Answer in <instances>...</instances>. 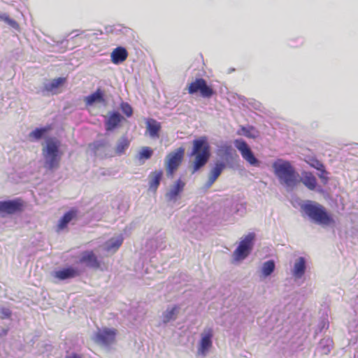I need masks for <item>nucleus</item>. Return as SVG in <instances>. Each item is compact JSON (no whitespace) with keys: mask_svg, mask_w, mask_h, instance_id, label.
I'll return each mask as SVG.
<instances>
[{"mask_svg":"<svg viewBox=\"0 0 358 358\" xmlns=\"http://www.w3.org/2000/svg\"><path fill=\"white\" fill-rule=\"evenodd\" d=\"M317 171H318L317 176L321 179L323 184H327L329 180V172L326 170L324 165L323 168L317 169Z\"/></svg>","mask_w":358,"mask_h":358,"instance_id":"37998d69","label":"nucleus"},{"mask_svg":"<svg viewBox=\"0 0 358 358\" xmlns=\"http://www.w3.org/2000/svg\"><path fill=\"white\" fill-rule=\"evenodd\" d=\"M220 158L224 160L223 162L226 164V167L234 168L238 159V155L236 151L232 149V150L226 152L225 155H222V157Z\"/></svg>","mask_w":358,"mask_h":358,"instance_id":"c756f323","label":"nucleus"},{"mask_svg":"<svg viewBox=\"0 0 358 358\" xmlns=\"http://www.w3.org/2000/svg\"><path fill=\"white\" fill-rule=\"evenodd\" d=\"M188 92L190 94L199 93L201 96L204 99H210L216 94V91L203 78H196L194 81L192 82L189 85Z\"/></svg>","mask_w":358,"mask_h":358,"instance_id":"423d86ee","label":"nucleus"},{"mask_svg":"<svg viewBox=\"0 0 358 358\" xmlns=\"http://www.w3.org/2000/svg\"><path fill=\"white\" fill-rule=\"evenodd\" d=\"M146 255L150 257V261L152 262V259L155 257L152 255L153 252L157 250H162L165 248L164 241L162 237H155L148 240L145 245Z\"/></svg>","mask_w":358,"mask_h":358,"instance_id":"4468645a","label":"nucleus"},{"mask_svg":"<svg viewBox=\"0 0 358 358\" xmlns=\"http://www.w3.org/2000/svg\"><path fill=\"white\" fill-rule=\"evenodd\" d=\"M77 216V210L75 209H71L64 214L60 218L58 223L59 229L62 230L65 229L69 223Z\"/></svg>","mask_w":358,"mask_h":358,"instance_id":"bb28decb","label":"nucleus"},{"mask_svg":"<svg viewBox=\"0 0 358 358\" xmlns=\"http://www.w3.org/2000/svg\"><path fill=\"white\" fill-rule=\"evenodd\" d=\"M300 182L310 190H315L317 182L316 178L310 171H303L302 173V177H299Z\"/></svg>","mask_w":358,"mask_h":358,"instance_id":"b1692460","label":"nucleus"},{"mask_svg":"<svg viewBox=\"0 0 358 358\" xmlns=\"http://www.w3.org/2000/svg\"><path fill=\"white\" fill-rule=\"evenodd\" d=\"M306 162L307 164L312 168L317 170L321 168H323L324 164L318 160L316 157H308Z\"/></svg>","mask_w":358,"mask_h":358,"instance_id":"ea45409f","label":"nucleus"},{"mask_svg":"<svg viewBox=\"0 0 358 358\" xmlns=\"http://www.w3.org/2000/svg\"><path fill=\"white\" fill-rule=\"evenodd\" d=\"M83 31H80L78 29H76V30H73L71 33H70L69 34V36L71 35V34H73L72 36H71V38H73L74 37L76 36H78V35L81 34Z\"/></svg>","mask_w":358,"mask_h":358,"instance_id":"3c124183","label":"nucleus"},{"mask_svg":"<svg viewBox=\"0 0 358 358\" xmlns=\"http://www.w3.org/2000/svg\"><path fill=\"white\" fill-rule=\"evenodd\" d=\"M185 149L179 148L167 156L166 168L169 176H172L181 164L184 157Z\"/></svg>","mask_w":358,"mask_h":358,"instance_id":"9b49d317","label":"nucleus"},{"mask_svg":"<svg viewBox=\"0 0 358 358\" xmlns=\"http://www.w3.org/2000/svg\"><path fill=\"white\" fill-rule=\"evenodd\" d=\"M130 145V141L127 136L121 137L117 143L115 148V153L118 156L125 154L126 150Z\"/></svg>","mask_w":358,"mask_h":358,"instance_id":"2f4dec72","label":"nucleus"},{"mask_svg":"<svg viewBox=\"0 0 358 358\" xmlns=\"http://www.w3.org/2000/svg\"><path fill=\"white\" fill-rule=\"evenodd\" d=\"M229 150H232V147L231 145L224 144L221 145L217 149V155L220 157H222V155H224L226 152Z\"/></svg>","mask_w":358,"mask_h":358,"instance_id":"a18cd8bd","label":"nucleus"},{"mask_svg":"<svg viewBox=\"0 0 358 358\" xmlns=\"http://www.w3.org/2000/svg\"><path fill=\"white\" fill-rule=\"evenodd\" d=\"M68 41H69V40L66 38H64V39H63V40H62V41H58V42H57V45H62L64 43H67V42H68Z\"/></svg>","mask_w":358,"mask_h":358,"instance_id":"864d4df0","label":"nucleus"},{"mask_svg":"<svg viewBox=\"0 0 358 358\" xmlns=\"http://www.w3.org/2000/svg\"><path fill=\"white\" fill-rule=\"evenodd\" d=\"M109 145V141L106 138H101L94 141L92 143L89 144V148L91 150L94 155L98 154L99 150Z\"/></svg>","mask_w":358,"mask_h":358,"instance_id":"f704fd0d","label":"nucleus"},{"mask_svg":"<svg viewBox=\"0 0 358 358\" xmlns=\"http://www.w3.org/2000/svg\"><path fill=\"white\" fill-rule=\"evenodd\" d=\"M124 117L117 110H113L109 113L107 120L104 122V127L106 131H113L120 127Z\"/></svg>","mask_w":358,"mask_h":358,"instance_id":"ddd939ff","label":"nucleus"},{"mask_svg":"<svg viewBox=\"0 0 358 358\" xmlns=\"http://www.w3.org/2000/svg\"><path fill=\"white\" fill-rule=\"evenodd\" d=\"M7 333H8V330L7 329H3L1 335L5 336V335L7 334Z\"/></svg>","mask_w":358,"mask_h":358,"instance_id":"6e6d98bb","label":"nucleus"},{"mask_svg":"<svg viewBox=\"0 0 358 358\" xmlns=\"http://www.w3.org/2000/svg\"><path fill=\"white\" fill-rule=\"evenodd\" d=\"M329 328V321L327 315H322L315 329V334L321 333L324 329Z\"/></svg>","mask_w":358,"mask_h":358,"instance_id":"4c0bfd02","label":"nucleus"},{"mask_svg":"<svg viewBox=\"0 0 358 358\" xmlns=\"http://www.w3.org/2000/svg\"><path fill=\"white\" fill-rule=\"evenodd\" d=\"M238 134L243 135L247 138L255 139L259 136V131L253 126L245 127L242 126Z\"/></svg>","mask_w":358,"mask_h":358,"instance_id":"72a5a7b5","label":"nucleus"},{"mask_svg":"<svg viewBox=\"0 0 358 358\" xmlns=\"http://www.w3.org/2000/svg\"><path fill=\"white\" fill-rule=\"evenodd\" d=\"M52 129L51 124H47L43 127H36L32 131H31L29 134V138L31 141L38 142L42 139H45L48 138L47 136L48 133Z\"/></svg>","mask_w":358,"mask_h":358,"instance_id":"a211bd4d","label":"nucleus"},{"mask_svg":"<svg viewBox=\"0 0 358 358\" xmlns=\"http://www.w3.org/2000/svg\"><path fill=\"white\" fill-rule=\"evenodd\" d=\"M237 201V195H233L222 200L219 212V219L223 221L227 220L235 214V206Z\"/></svg>","mask_w":358,"mask_h":358,"instance_id":"9d476101","label":"nucleus"},{"mask_svg":"<svg viewBox=\"0 0 358 358\" xmlns=\"http://www.w3.org/2000/svg\"><path fill=\"white\" fill-rule=\"evenodd\" d=\"M334 347V341L329 336L323 338L318 343L315 352L320 354L327 355L330 353Z\"/></svg>","mask_w":358,"mask_h":358,"instance_id":"412c9836","label":"nucleus"},{"mask_svg":"<svg viewBox=\"0 0 358 358\" xmlns=\"http://www.w3.org/2000/svg\"><path fill=\"white\" fill-rule=\"evenodd\" d=\"M307 260L304 257H299L294 262L292 275L295 279H301L305 274Z\"/></svg>","mask_w":358,"mask_h":358,"instance_id":"aec40b11","label":"nucleus"},{"mask_svg":"<svg viewBox=\"0 0 358 358\" xmlns=\"http://www.w3.org/2000/svg\"><path fill=\"white\" fill-rule=\"evenodd\" d=\"M153 155V150L150 147H144L139 152L138 158L139 159H149Z\"/></svg>","mask_w":358,"mask_h":358,"instance_id":"58836bf2","label":"nucleus"},{"mask_svg":"<svg viewBox=\"0 0 358 358\" xmlns=\"http://www.w3.org/2000/svg\"><path fill=\"white\" fill-rule=\"evenodd\" d=\"M128 51L123 46H117L110 53V60L116 65L123 63L128 57Z\"/></svg>","mask_w":358,"mask_h":358,"instance_id":"6ab92c4d","label":"nucleus"},{"mask_svg":"<svg viewBox=\"0 0 358 358\" xmlns=\"http://www.w3.org/2000/svg\"><path fill=\"white\" fill-rule=\"evenodd\" d=\"M301 215L315 224L322 227L334 226L336 221L333 215L322 204L306 200L300 205Z\"/></svg>","mask_w":358,"mask_h":358,"instance_id":"f257e3e1","label":"nucleus"},{"mask_svg":"<svg viewBox=\"0 0 358 358\" xmlns=\"http://www.w3.org/2000/svg\"><path fill=\"white\" fill-rule=\"evenodd\" d=\"M180 308L179 305H174L171 308L168 307L166 310L162 313V323L166 324L171 321L175 320L177 317V315L179 312Z\"/></svg>","mask_w":358,"mask_h":358,"instance_id":"393cba45","label":"nucleus"},{"mask_svg":"<svg viewBox=\"0 0 358 358\" xmlns=\"http://www.w3.org/2000/svg\"><path fill=\"white\" fill-rule=\"evenodd\" d=\"M61 141L55 137H48L42 149L43 167L49 171H55L59 167L63 152L60 149Z\"/></svg>","mask_w":358,"mask_h":358,"instance_id":"7ed1b4c3","label":"nucleus"},{"mask_svg":"<svg viewBox=\"0 0 358 358\" xmlns=\"http://www.w3.org/2000/svg\"><path fill=\"white\" fill-rule=\"evenodd\" d=\"M272 167L280 184L287 192L292 191L299 184V174L289 161L277 159L273 162Z\"/></svg>","mask_w":358,"mask_h":358,"instance_id":"f03ea898","label":"nucleus"},{"mask_svg":"<svg viewBox=\"0 0 358 358\" xmlns=\"http://www.w3.org/2000/svg\"><path fill=\"white\" fill-rule=\"evenodd\" d=\"M57 89L53 80L44 84L43 87L41 89V92L44 94L45 92H51Z\"/></svg>","mask_w":358,"mask_h":358,"instance_id":"49530a36","label":"nucleus"},{"mask_svg":"<svg viewBox=\"0 0 358 358\" xmlns=\"http://www.w3.org/2000/svg\"><path fill=\"white\" fill-rule=\"evenodd\" d=\"M220 158L224 160L223 162L226 164V167L234 168L238 159V155L236 151L232 149V150L226 152L225 155H222V157Z\"/></svg>","mask_w":358,"mask_h":358,"instance_id":"7c9ffc66","label":"nucleus"},{"mask_svg":"<svg viewBox=\"0 0 358 358\" xmlns=\"http://www.w3.org/2000/svg\"><path fill=\"white\" fill-rule=\"evenodd\" d=\"M192 145V150L189 156L195 157L193 163V173H195L203 168L208 162L211 155V148L206 136L195 138Z\"/></svg>","mask_w":358,"mask_h":358,"instance_id":"20e7f679","label":"nucleus"},{"mask_svg":"<svg viewBox=\"0 0 358 358\" xmlns=\"http://www.w3.org/2000/svg\"><path fill=\"white\" fill-rule=\"evenodd\" d=\"M161 124L156 120L148 118L146 120V128L150 137L153 138H159L161 130Z\"/></svg>","mask_w":358,"mask_h":358,"instance_id":"5701e85b","label":"nucleus"},{"mask_svg":"<svg viewBox=\"0 0 358 358\" xmlns=\"http://www.w3.org/2000/svg\"><path fill=\"white\" fill-rule=\"evenodd\" d=\"M64 358H83V357L76 352H72L71 355H66Z\"/></svg>","mask_w":358,"mask_h":358,"instance_id":"8fccbe9b","label":"nucleus"},{"mask_svg":"<svg viewBox=\"0 0 358 358\" xmlns=\"http://www.w3.org/2000/svg\"><path fill=\"white\" fill-rule=\"evenodd\" d=\"M185 187V182L181 178H178L165 194L166 200L168 202L176 203L181 196Z\"/></svg>","mask_w":358,"mask_h":358,"instance_id":"f8f14e48","label":"nucleus"},{"mask_svg":"<svg viewBox=\"0 0 358 358\" xmlns=\"http://www.w3.org/2000/svg\"><path fill=\"white\" fill-rule=\"evenodd\" d=\"M255 239V234L251 232L240 241L239 245L233 254L235 262H241L248 257L253 249Z\"/></svg>","mask_w":358,"mask_h":358,"instance_id":"39448f33","label":"nucleus"},{"mask_svg":"<svg viewBox=\"0 0 358 358\" xmlns=\"http://www.w3.org/2000/svg\"><path fill=\"white\" fill-rule=\"evenodd\" d=\"M80 275V271L78 268L73 266H69L54 272V277L59 280H66L76 278Z\"/></svg>","mask_w":358,"mask_h":358,"instance_id":"2eb2a0df","label":"nucleus"},{"mask_svg":"<svg viewBox=\"0 0 358 358\" xmlns=\"http://www.w3.org/2000/svg\"><path fill=\"white\" fill-rule=\"evenodd\" d=\"M304 43V39L301 36L290 38L287 45L291 48H299L301 47Z\"/></svg>","mask_w":358,"mask_h":358,"instance_id":"79ce46f5","label":"nucleus"},{"mask_svg":"<svg viewBox=\"0 0 358 358\" xmlns=\"http://www.w3.org/2000/svg\"><path fill=\"white\" fill-rule=\"evenodd\" d=\"M353 310L355 314L356 318L353 321V322L350 324V329H351V327H354L355 329H356L358 327V296L355 297L354 299V304H353ZM353 331H355V329H353Z\"/></svg>","mask_w":358,"mask_h":358,"instance_id":"a19ab883","label":"nucleus"},{"mask_svg":"<svg viewBox=\"0 0 358 358\" xmlns=\"http://www.w3.org/2000/svg\"><path fill=\"white\" fill-rule=\"evenodd\" d=\"M120 108L122 113L128 117L133 115V108L129 103L127 102H122L120 104Z\"/></svg>","mask_w":358,"mask_h":358,"instance_id":"c03bdc74","label":"nucleus"},{"mask_svg":"<svg viewBox=\"0 0 358 358\" xmlns=\"http://www.w3.org/2000/svg\"><path fill=\"white\" fill-rule=\"evenodd\" d=\"M24 201L20 198L0 201V215L2 217L8 215H14L23 211Z\"/></svg>","mask_w":358,"mask_h":358,"instance_id":"0eeeda50","label":"nucleus"},{"mask_svg":"<svg viewBox=\"0 0 358 358\" xmlns=\"http://www.w3.org/2000/svg\"><path fill=\"white\" fill-rule=\"evenodd\" d=\"M0 313L1 314V317L3 319L9 318L11 315V311L9 308H1L0 309Z\"/></svg>","mask_w":358,"mask_h":358,"instance_id":"de8ad7c7","label":"nucleus"},{"mask_svg":"<svg viewBox=\"0 0 358 358\" xmlns=\"http://www.w3.org/2000/svg\"><path fill=\"white\" fill-rule=\"evenodd\" d=\"M236 148L241 152L242 157L251 166L259 167L261 162L255 157L249 145L243 138H237L234 142Z\"/></svg>","mask_w":358,"mask_h":358,"instance_id":"6e6552de","label":"nucleus"},{"mask_svg":"<svg viewBox=\"0 0 358 358\" xmlns=\"http://www.w3.org/2000/svg\"><path fill=\"white\" fill-rule=\"evenodd\" d=\"M117 29H116V27H115L113 29H111L110 31L112 32H113V31H115V32L121 31H122V28H123L122 27V25L119 24V25H117Z\"/></svg>","mask_w":358,"mask_h":358,"instance_id":"603ef678","label":"nucleus"},{"mask_svg":"<svg viewBox=\"0 0 358 358\" xmlns=\"http://www.w3.org/2000/svg\"><path fill=\"white\" fill-rule=\"evenodd\" d=\"M124 238L122 234H120L115 238H110L106 243L105 250L107 252L116 251L122 244Z\"/></svg>","mask_w":358,"mask_h":358,"instance_id":"cd10ccee","label":"nucleus"},{"mask_svg":"<svg viewBox=\"0 0 358 358\" xmlns=\"http://www.w3.org/2000/svg\"><path fill=\"white\" fill-rule=\"evenodd\" d=\"M0 20L8 24L15 30L20 31V27L17 21L10 18L6 13L0 14Z\"/></svg>","mask_w":358,"mask_h":358,"instance_id":"e433bc0d","label":"nucleus"},{"mask_svg":"<svg viewBox=\"0 0 358 358\" xmlns=\"http://www.w3.org/2000/svg\"><path fill=\"white\" fill-rule=\"evenodd\" d=\"M275 269V262L273 259H269L264 262L262 266V275L264 278H267L272 275Z\"/></svg>","mask_w":358,"mask_h":358,"instance_id":"473e14b6","label":"nucleus"},{"mask_svg":"<svg viewBox=\"0 0 358 358\" xmlns=\"http://www.w3.org/2000/svg\"><path fill=\"white\" fill-rule=\"evenodd\" d=\"M213 330L209 329L204 334H201V338L199 342V347L198 352L202 356H206L213 344Z\"/></svg>","mask_w":358,"mask_h":358,"instance_id":"f3484780","label":"nucleus"},{"mask_svg":"<svg viewBox=\"0 0 358 358\" xmlns=\"http://www.w3.org/2000/svg\"><path fill=\"white\" fill-rule=\"evenodd\" d=\"M150 177H152L149 180V190L155 192L158 189L163 177V171L159 170L151 172Z\"/></svg>","mask_w":358,"mask_h":358,"instance_id":"a878e982","label":"nucleus"},{"mask_svg":"<svg viewBox=\"0 0 358 358\" xmlns=\"http://www.w3.org/2000/svg\"><path fill=\"white\" fill-rule=\"evenodd\" d=\"M226 168V164L222 161H217L214 164L213 167L211 169L210 171L209 178L204 185L205 189H209L213 184L216 181V180L221 175L222 172Z\"/></svg>","mask_w":358,"mask_h":358,"instance_id":"dca6fc26","label":"nucleus"},{"mask_svg":"<svg viewBox=\"0 0 358 358\" xmlns=\"http://www.w3.org/2000/svg\"><path fill=\"white\" fill-rule=\"evenodd\" d=\"M53 82H54L56 87L57 88L65 82V78H58L54 79Z\"/></svg>","mask_w":358,"mask_h":358,"instance_id":"09e8293b","label":"nucleus"},{"mask_svg":"<svg viewBox=\"0 0 358 358\" xmlns=\"http://www.w3.org/2000/svg\"><path fill=\"white\" fill-rule=\"evenodd\" d=\"M192 224H196V222L194 220H190L189 221V225L191 226Z\"/></svg>","mask_w":358,"mask_h":358,"instance_id":"5fc2aeb1","label":"nucleus"},{"mask_svg":"<svg viewBox=\"0 0 358 358\" xmlns=\"http://www.w3.org/2000/svg\"><path fill=\"white\" fill-rule=\"evenodd\" d=\"M80 261L91 267H98L99 266L98 259L92 251L85 252L80 257Z\"/></svg>","mask_w":358,"mask_h":358,"instance_id":"c85d7f7f","label":"nucleus"},{"mask_svg":"<svg viewBox=\"0 0 358 358\" xmlns=\"http://www.w3.org/2000/svg\"><path fill=\"white\" fill-rule=\"evenodd\" d=\"M116 335L117 331L115 329L99 328L92 338L95 343L108 347L115 342Z\"/></svg>","mask_w":358,"mask_h":358,"instance_id":"1a4fd4ad","label":"nucleus"},{"mask_svg":"<svg viewBox=\"0 0 358 358\" xmlns=\"http://www.w3.org/2000/svg\"><path fill=\"white\" fill-rule=\"evenodd\" d=\"M85 102L87 106H92L96 103H106L105 93L101 88H98L85 97Z\"/></svg>","mask_w":358,"mask_h":358,"instance_id":"4be33fe9","label":"nucleus"},{"mask_svg":"<svg viewBox=\"0 0 358 358\" xmlns=\"http://www.w3.org/2000/svg\"><path fill=\"white\" fill-rule=\"evenodd\" d=\"M247 203L241 196L237 195V201L235 206V214L243 216L246 213Z\"/></svg>","mask_w":358,"mask_h":358,"instance_id":"c9c22d12","label":"nucleus"}]
</instances>
